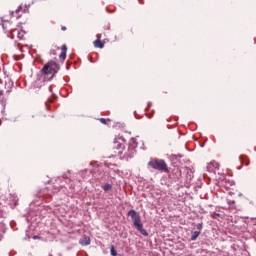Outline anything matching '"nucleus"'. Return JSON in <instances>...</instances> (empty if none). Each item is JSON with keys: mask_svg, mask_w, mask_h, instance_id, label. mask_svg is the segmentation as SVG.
Here are the masks:
<instances>
[{"mask_svg": "<svg viewBox=\"0 0 256 256\" xmlns=\"http://www.w3.org/2000/svg\"><path fill=\"white\" fill-rule=\"evenodd\" d=\"M128 217H131L133 221L134 227L141 233V235H144V237H147L149 233H147V230L143 229V224L141 223V216L137 211L130 210L128 212Z\"/></svg>", "mask_w": 256, "mask_h": 256, "instance_id": "nucleus-1", "label": "nucleus"}, {"mask_svg": "<svg viewBox=\"0 0 256 256\" xmlns=\"http://www.w3.org/2000/svg\"><path fill=\"white\" fill-rule=\"evenodd\" d=\"M149 167H152V169H156V171H164L167 173L169 171V167L167 166V163H165V160L161 159H152L148 163Z\"/></svg>", "mask_w": 256, "mask_h": 256, "instance_id": "nucleus-2", "label": "nucleus"}, {"mask_svg": "<svg viewBox=\"0 0 256 256\" xmlns=\"http://www.w3.org/2000/svg\"><path fill=\"white\" fill-rule=\"evenodd\" d=\"M59 71V64L55 61H50L48 62L43 68H42V73L44 75H55Z\"/></svg>", "mask_w": 256, "mask_h": 256, "instance_id": "nucleus-3", "label": "nucleus"}, {"mask_svg": "<svg viewBox=\"0 0 256 256\" xmlns=\"http://www.w3.org/2000/svg\"><path fill=\"white\" fill-rule=\"evenodd\" d=\"M59 58L61 59V61H65V59H67V45H62L61 54L59 55Z\"/></svg>", "mask_w": 256, "mask_h": 256, "instance_id": "nucleus-4", "label": "nucleus"}, {"mask_svg": "<svg viewBox=\"0 0 256 256\" xmlns=\"http://www.w3.org/2000/svg\"><path fill=\"white\" fill-rule=\"evenodd\" d=\"M79 243H80V245H83V246L90 245L91 244V238H89L87 236H84L82 239H80Z\"/></svg>", "mask_w": 256, "mask_h": 256, "instance_id": "nucleus-5", "label": "nucleus"}, {"mask_svg": "<svg viewBox=\"0 0 256 256\" xmlns=\"http://www.w3.org/2000/svg\"><path fill=\"white\" fill-rule=\"evenodd\" d=\"M94 47H97L98 49H103V47H105V44H103V42L98 39L94 41Z\"/></svg>", "mask_w": 256, "mask_h": 256, "instance_id": "nucleus-6", "label": "nucleus"}, {"mask_svg": "<svg viewBox=\"0 0 256 256\" xmlns=\"http://www.w3.org/2000/svg\"><path fill=\"white\" fill-rule=\"evenodd\" d=\"M201 235V231H195L191 235V241H197V238Z\"/></svg>", "mask_w": 256, "mask_h": 256, "instance_id": "nucleus-7", "label": "nucleus"}, {"mask_svg": "<svg viewBox=\"0 0 256 256\" xmlns=\"http://www.w3.org/2000/svg\"><path fill=\"white\" fill-rule=\"evenodd\" d=\"M112 187H113V186H111V184H105V185L103 186V190H104V191H111Z\"/></svg>", "mask_w": 256, "mask_h": 256, "instance_id": "nucleus-8", "label": "nucleus"}, {"mask_svg": "<svg viewBox=\"0 0 256 256\" xmlns=\"http://www.w3.org/2000/svg\"><path fill=\"white\" fill-rule=\"evenodd\" d=\"M214 167L215 169H219V163H217V162H211L210 164H209V167Z\"/></svg>", "mask_w": 256, "mask_h": 256, "instance_id": "nucleus-9", "label": "nucleus"}, {"mask_svg": "<svg viewBox=\"0 0 256 256\" xmlns=\"http://www.w3.org/2000/svg\"><path fill=\"white\" fill-rule=\"evenodd\" d=\"M109 121H111V120L105 119V118H100V123H103V125H107Z\"/></svg>", "mask_w": 256, "mask_h": 256, "instance_id": "nucleus-10", "label": "nucleus"}, {"mask_svg": "<svg viewBox=\"0 0 256 256\" xmlns=\"http://www.w3.org/2000/svg\"><path fill=\"white\" fill-rule=\"evenodd\" d=\"M18 14H19V9H17L16 12H12V17H16L17 19H19V17H21V15H18Z\"/></svg>", "mask_w": 256, "mask_h": 256, "instance_id": "nucleus-11", "label": "nucleus"}, {"mask_svg": "<svg viewBox=\"0 0 256 256\" xmlns=\"http://www.w3.org/2000/svg\"><path fill=\"white\" fill-rule=\"evenodd\" d=\"M111 255L117 256V251H115V246H111Z\"/></svg>", "mask_w": 256, "mask_h": 256, "instance_id": "nucleus-12", "label": "nucleus"}, {"mask_svg": "<svg viewBox=\"0 0 256 256\" xmlns=\"http://www.w3.org/2000/svg\"><path fill=\"white\" fill-rule=\"evenodd\" d=\"M197 229H199V231H201V229H203V224L199 223L196 225Z\"/></svg>", "mask_w": 256, "mask_h": 256, "instance_id": "nucleus-13", "label": "nucleus"}, {"mask_svg": "<svg viewBox=\"0 0 256 256\" xmlns=\"http://www.w3.org/2000/svg\"><path fill=\"white\" fill-rule=\"evenodd\" d=\"M62 31H67V27L63 26Z\"/></svg>", "mask_w": 256, "mask_h": 256, "instance_id": "nucleus-14", "label": "nucleus"}, {"mask_svg": "<svg viewBox=\"0 0 256 256\" xmlns=\"http://www.w3.org/2000/svg\"><path fill=\"white\" fill-rule=\"evenodd\" d=\"M52 55H56L57 53H55V51H51Z\"/></svg>", "mask_w": 256, "mask_h": 256, "instance_id": "nucleus-15", "label": "nucleus"}, {"mask_svg": "<svg viewBox=\"0 0 256 256\" xmlns=\"http://www.w3.org/2000/svg\"><path fill=\"white\" fill-rule=\"evenodd\" d=\"M59 256H63V254H59Z\"/></svg>", "mask_w": 256, "mask_h": 256, "instance_id": "nucleus-16", "label": "nucleus"}]
</instances>
